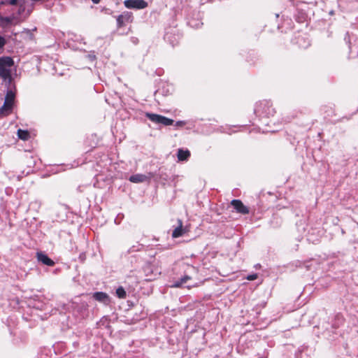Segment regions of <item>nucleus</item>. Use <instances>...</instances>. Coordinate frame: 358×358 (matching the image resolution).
<instances>
[{
    "label": "nucleus",
    "instance_id": "f257e3e1",
    "mask_svg": "<svg viewBox=\"0 0 358 358\" xmlns=\"http://www.w3.org/2000/svg\"><path fill=\"white\" fill-rule=\"evenodd\" d=\"M255 113L260 118H269L275 115V110L270 100H263L257 104Z\"/></svg>",
    "mask_w": 358,
    "mask_h": 358
},
{
    "label": "nucleus",
    "instance_id": "f03ea898",
    "mask_svg": "<svg viewBox=\"0 0 358 358\" xmlns=\"http://www.w3.org/2000/svg\"><path fill=\"white\" fill-rule=\"evenodd\" d=\"M145 117L154 123L162 124L164 126L172 125L174 122L173 120L171 118L152 113H146Z\"/></svg>",
    "mask_w": 358,
    "mask_h": 358
},
{
    "label": "nucleus",
    "instance_id": "7ed1b4c3",
    "mask_svg": "<svg viewBox=\"0 0 358 358\" xmlns=\"http://www.w3.org/2000/svg\"><path fill=\"white\" fill-rule=\"evenodd\" d=\"M134 20L133 13L129 11H124L116 17L117 29H120L124 27L127 24L131 23Z\"/></svg>",
    "mask_w": 358,
    "mask_h": 358
},
{
    "label": "nucleus",
    "instance_id": "20e7f679",
    "mask_svg": "<svg viewBox=\"0 0 358 358\" xmlns=\"http://www.w3.org/2000/svg\"><path fill=\"white\" fill-rule=\"evenodd\" d=\"M124 5L129 9H143L148 7V3L145 0H125Z\"/></svg>",
    "mask_w": 358,
    "mask_h": 358
},
{
    "label": "nucleus",
    "instance_id": "39448f33",
    "mask_svg": "<svg viewBox=\"0 0 358 358\" xmlns=\"http://www.w3.org/2000/svg\"><path fill=\"white\" fill-rule=\"evenodd\" d=\"M92 298L105 306H108L111 303L110 296L103 292H95L92 294Z\"/></svg>",
    "mask_w": 358,
    "mask_h": 358
},
{
    "label": "nucleus",
    "instance_id": "423d86ee",
    "mask_svg": "<svg viewBox=\"0 0 358 358\" xmlns=\"http://www.w3.org/2000/svg\"><path fill=\"white\" fill-rule=\"evenodd\" d=\"M231 206L238 213L247 215L250 213L249 208L245 206L243 203L239 199H233L231 201Z\"/></svg>",
    "mask_w": 358,
    "mask_h": 358
},
{
    "label": "nucleus",
    "instance_id": "0eeeda50",
    "mask_svg": "<svg viewBox=\"0 0 358 358\" xmlns=\"http://www.w3.org/2000/svg\"><path fill=\"white\" fill-rule=\"evenodd\" d=\"M36 257L38 261L44 265L53 266L55 264V262L43 252H38Z\"/></svg>",
    "mask_w": 358,
    "mask_h": 358
},
{
    "label": "nucleus",
    "instance_id": "6e6552de",
    "mask_svg": "<svg viewBox=\"0 0 358 358\" xmlns=\"http://www.w3.org/2000/svg\"><path fill=\"white\" fill-rule=\"evenodd\" d=\"M0 77L4 80H8V84H10L13 80L11 70L8 68L0 67Z\"/></svg>",
    "mask_w": 358,
    "mask_h": 358
},
{
    "label": "nucleus",
    "instance_id": "1a4fd4ad",
    "mask_svg": "<svg viewBox=\"0 0 358 358\" xmlns=\"http://www.w3.org/2000/svg\"><path fill=\"white\" fill-rule=\"evenodd\" d=\"M179 226L177 227L172 233V237L173 238H178L182 236L186 233V229L183 228L182 227V222L180 220H178Z\"/></svg>",
    "mask_w": 358,
    "mask_h": 358
},
{
    "label": "nucleus",
    "instance_id": "9d476101",
    "mask_svg": "<svg viewBox=\"0 0 358 358\" xmlns=\"http://www.w3.org/2000/svg\"><path fill=\"white\" fill-rule=\"evenodd\" d=\"M14 65V61L10 57H0V67L10 68Z\"/></svg>",
    "mask_w": 358,
    "mask_h": 358
},
{
    "label": "nucleus",
    "instance_id": "9b49d317",
    "mask_svg": "<svg viewBox=\"0 0 358 358\" xmlns=\"http://www.w3.org/2000/svg\"><path fill=\"white\" fill-rule=\"evenodd\" d=\"M177 157L178 161H187L190 157V152L187 149L180 148L178 150Z\"/></svg>",
    "mask_w": 358,
    "mask_h": 358
},
{
    "label": "nucleus",
    "instance_id": "f8f14e48",
    "mask_svg": "<svg viewBox=\"0 0 358 358\" xmlns=\"http://www.w3.org/2000/svg\"><path fill=\"white\" fill-rule=\"evenodd\" d=\"M147 178L148 177L145 175L138 173L131 175L129 177V180L134 183H139L145 181Z\"/></svg>",
    "mask_w": 358,
    "mask_h": 358
},
{
    "label": "nucleus",
    "instance_id": "ddd939ff",
    "mask_svg": "<svg viewBox=\"0 0 358 358\" xmlns=\"http://www.w3.org/2000/svg\"><path fill=\"white\" fill-rule=\"evenodd\" d=\"M13 105L4 101L3 105L0 108V116L10 113L12 110Z\"/></svg>",
    "mask_w": 358,
    "mask_h": 358
},
{
    "label": "nucleus",
    "instance_id": "4468645a",
    "mask_svg": "<svg viewBox=\"0 0 358 358\" xmlns=\"http://www.w3.org/2000/svg\"><path fill=\"white\" fill-rule=\"evenodd\" d=\"M15 96V92L11 89H8L6 94L5 101L13 105Z\"/></svg>",
    "mask_w": 358,
    "mask_h": 358
},
{
    "label": "nucleus",
    "instance_id": "2eb2a0df",
    "mask_svg": "<svg viewBox=\"0 0 358 358\" xmlns=\"http://www.w3.org/2000/svg\"><path fill=\"white\" fill-rule=\"evenodd\" d=\"M307 15L303 10H298L297 13L295 15V20L299 22H304L306 20Z\"/></svg>",
    "mask_w": 358,
    "mask_h": 358
},
{
    "label": "nucleus",
    "instance_id": "dca6fc26",
    "mask_svg": "<svg viewBox=\"0 0 358 358\" xmlns=\"http://www.w3.org/2000/svg\"><path fill=\"white\" fill-rule=\"evenodd\" d=\"M189 280H190V277L188 275H185L184 277L178 279L174 282V287H180L182 286L185 283H186L187 281Z\"/></svg>",
    "mask_w": 358,
    "mask_h": 358
},
{
    "label": "nucleus",
    "instance_id": "f3484780",
    "mask_svg": "<svg viewBox=\"0 0 358 358\" xmlns=\"http://www.w3.org/2000/svg\"><path fill=\"white\" fill-rule=\"evenodd\" d=\"M17 136L19 138L22 140H27L29 138L30 134L28 131L20 129L17 130Z\"/></svg>",
    "mask_w": 358,
    "mask_h": 358
},
{
    "label": "nucleus",
    "instance_id": "a211bd4d",
    "mask_svg": "<svg viewBox=\"0 0 358 358\" xmlns=\"http://www.w3.org/2000/svg\"><path fill=\"white\" fill-rule=\"evenodd\" d=\"M13 22L11 17H2L0 16V24L2 27H6L10 24Z\"/></svg>",
    "mask_w": 358,
    "mask_h": 358
},
{
    "label": "nucleus",
    "instance_id": "6ab92c4d",
    "mask_svg": "<svg viewBox=\"0 0 358 358\" xmlns=\"http://www.w3.org/2000/svg\"><path fill=\"white\" fill-rule=\"evenodd\" d=\"M116 296L120 299H125L127 296V293L123 287H119L115 292Z\"/></svg>",
    "mask_w": 358,
    "mask_h": 358
},
{
    "label": "nucleus",
    "instance_id": "aec40b11",
    "mask_svg": "<svg viewBox=\"0 0 358 358\" xmlns=\"http://www.w3.org/2000/svg\"><path fill=\"white\" fill-rule=\"evenodd\" d=\"M143 248V245L141 244H137L136 245L131 246L127 251L128 254H131L134 252L141 251Z\"/></svg>",
    "mask_w": 358,
    "mask_h": 358
},
{
    "label": "nucleus",
    "instance_id": "412c9836",
    "mask_svg": "<svg viewBox=\"0 0 358 358\" xmlns=\"http://www.w3.org/2000/svg\"><path fill=\"white\" fill-rule=\"evenodd\" d=\"M6 43V41L4 37L0 36V50L3 49Z\"/></svg>",
    "mask_w": 358,
    "mask_h": 358
},
{
    "label": "nucleus",
    "instance_id": "4be33fe9",
    "mask_svg": "<svg viewBox=\"0 0 358 358\" xmlns=\"http://www.w3.org/2000/svg\"><path fill=\"white\" fill-rule=\"evenodd\" d=\"M257 278V273L250 274V275H248V277H247V279L248 280H255Z\"/></svg>",
    "mask_w": 358,
    "mask_h": 358
},
{
    "label": "nucleus",
    "instance_id": "5701e85b",
    "mask_svg": "<svg viewBox=\"0 0 358 358\" xmlns=\"http://www.w3.org/2000/svg\"><path fill=\"white\" fill-rule=\"evenodd\" d=\"M78 259L81 263H83L86 259V255L85 253L80 254Z\"/></svg>",
    "mask_w": 358,
    "mask_h": 358
},
{
    "label": "nucleus",
    "instance_id": "b1692460",
    "mask_svg": "<svg viewBox=\"0 0 358 358\" xmlns=\"http://www.w3.org/2000/svg\"><path fill=\"white\" fill-rule=\"evenodd\" d=\"M185 124V121L179 120V121H177V122H176L175 126H176V127H182V126H184Z\"/></svg>",
    "mask_w": 358,
    "mask_h": 358
},
{
    "label": "nucleus",
    "instance_id": "393cba45",
    "mask_svg": "<svg viewBox=\"0 0 358 358\" xmlns=\"http://www.w3.org/2000/svg\"><path fill=\"white\" fill-rule=\"evenodd\" d=\"M18 0H9L8 3L12 6H15L17 4Z\"/></svg>",
    "mask_w": 358,
    "mask_h": 358
},
{
    "label": "nucleus",
    "instance_id": "a878e982",
    "mask_svg": "<svg viewBox=\"0 0 358 358\" xmlns=\"http://www.w3.org/2000/svg\"><path fill=\"white\" fill-rule=\"evenodd\" d=\"M160 92H161L162 94H164V95H167V94L169 93V90H165V91H164V88H162V89L160 90Z\"/></svg>",
    "mask_w": 358,
    "mask_h": 358
},
{
    "label": "nucleus",
    "instance_id": "bb28decb",
    "mask_svg": "<svg viewBox=\"0 0 358 358\" xmlns=\"http://www.w3.org/2000/svg\"><path fill=\"white\" fill-rule=\"evenodd\" d=\"M80 308H81L82 310H87V303H82V304H81V306H80Z\"/></svg>",
    "mask_w": 358,
    "mask_h": 358
},
{
    "label": "nucleus",
    "instance_id": "cd10ccee",
    "mask_svg": "<svg viewBox=\"0 0 358 358\" xmlns=\"http://www.w3.org/2000/svg\"><path fill=\"white\" fill-rule=\"evenodd\" d=\"M89 58L91 61H93L96 59V56L94 55H89Z\"/></svg>",
    "mask_w": 358,
    "mask_h": 358
},
{
    "label": "nucleus",
    "instance_id": "c85d7f7f",
    "mask_svg": "<svg viewBox=\"0 0 358 358\" xmlns=\"http://www.w3.org/2000/svg\"><path fill=\"white\" fill-rule=\"evenodd\" d=\"M94 3H99L100 0H92Z\"/></svg>",
    "mask_w": 358,
    "mask_h": 358
},
{
    "label": "nucleus",
    "instance_id": "c756f323",
    "mask_svg": "<svg viewBox=\"0 0 358 358\" xmlns=\"http://www.w3.org/2000/svg\"><path fill=\"white\" fill-rule=\"evenodd\" d=\"M73 345H74L75 347L78 346V342H74V343H73Z\"/></svg>",
    "mask_w": 358,
    "mask_h": 358
},
{
    "label": "nucleus",
    "instance_id": "7c9ffc66",
    "mask_svg": "<svg viewBox=\"0 0 358 358\" xmlns=\"http://www.w3.org/2000/svg\"><path fill=\"white\" fill-rule=\"evenodd\" d=\"M80 187H81L80 186H79V187H78V190L79 192H81Z\"/></svg>",
    "mask_w": 358,
    "mask_h": 358
},
{
    "label": "nucleus",
    "instance_id": "2f4dec72",
    "mask_svg": "<svg viewBox=\"0 0 358 358\" xmlns=\"http://www.w3.org/2000/svg\"><path fill=\"white\" fill-rule=\"evenodd\" d=\"M276 17H279V15L278 14H276L275 15Z\"/></svg>",
    "mask_w": 358,
    "mask_h": 358
}]
</instances>
